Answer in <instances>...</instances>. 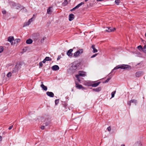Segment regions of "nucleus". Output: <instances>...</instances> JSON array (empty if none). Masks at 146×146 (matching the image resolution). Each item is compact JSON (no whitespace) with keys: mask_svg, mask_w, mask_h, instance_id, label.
Returning a JSON list of instances; mask_svg holds the SVG:
<instances>
[{"mask_svg":"<svg viewBox=\"0 0 146 146\" xmlns=\"http://www.w3.org/2000/svg\"><path fill=\"white\" fill-rule=\"evenodd\" d=\"M131 67L128 65L125 64H121L117 65L113 69V70L119 68L123 69H130Z\"/></svg>","mask_w":146,"mask_h":146,"instance_id":"f257e3e1","label":"nucleus"},{"mask_svg":"<svg viewBox=\"0 0 146 146\" xmlns=\"http://www.w3.org/2000/svg\"><path fill=\"white\" fill-rule=\"evenodd\" d=\"M83 52V50L82 49H79L78 51L74 54V56L75 57H77L80 56Z\"/></svg>","mask_w":146,"mask_h":146,"instance_id":"f03ea898","label":"nucleus"},{"mask_svg":"<svg viewBox=\"0 0 146 146\" xmlns=\"http://www.w3.org/2000/svg\"><path fill=\"white\" fill-rule=\"evenodd\" d=\"M33 17L29 19L27 22H25L23 25V27H26L29 25L33 21Z\"/></svg>","mask_w":146,"mask_h":146,"instance_id":"7ed1b4c3","label":"nucleus"},{"mask_svg":"<svg viewBox=\"0 0 146 146\" xmlns=\"http://www.w3.org/2000/svg\"><path fill=\"white\" fill-rule=\"evenodd\" d=\"M77 69V64L75 63H73L72 64V65L71 66L70 69L74 71Z\"/></svg>","mask_w":146,"mask_h":146,"instance_id":"20e7f679","label":"nucleus"},{"mask_svg":"<svg viewBox=\"0 0 146 146\" xmlns=\"http://www.w3.org/2000/svg\"><path fill=\"white\" fill-rule=\"evenodd\" d=\"M143 74L142 71H139L136 72L135 74V76L137 77H139Z\"/></svg>","mask_w":146,"mask_h":146,"instance_id":"39448f33","label":"nucleus"},{"mask_svg":"<svg viewBox=\"0 0 146 146\" xmlns=\"http://www.w3.org/2000/svg\"><path fill=\"white\" fill-rule=\"evenodd\" d=\"M14 40V38L13 37L10 36L8 37V41L11 43V45H13L14 44L12 41H13Z\"/></svg>","mask_w":146,"mask_h":146,"instance_id":"423d86ee","label":"nucleus"},{"mask_svg":"<svg viewBox=\"0 0 146 146\" xmlns=\"http://www.w3.org/2000/svg\"><path fill=\"white\" fill-rule=\"evenodd\" d=\"M84 3L83 2H82L80 3V4H78V5H77L73 9H72L71 10V11H73L74 10L76 9H77L79 7L81 6L82 5L84 4Z\"/></svg>","mask_w":146,"mask_h":146,"instance_id":"0eeeda50","label":"nucleus"},{"mask_svg":"<svg viewBox=\"0 0 146 146\" xmlns=\"http://www.w3.org/2000/svg\"><path fill=\"white\" fill-rule=\"evenodd\" d=\"M2 13L3 14V18L4 19H5L6 18L7 11L3 9L2 11Z\"/></svg>","mask_w":146,"mask_h":146,"instance_id":"6e6552de","label":"nucleus"},{"mask_svg":"<svg viewBox=\"0 0 146 146\" xmlns=\"http://www.w3.org/2000/svg\"><path fill=\"white\" fill-rule=\"evenodd\" d=\"M73 50L71 49L69 50L67 52V54L69 56H71L72 55V52L73 51Z\"/></svg>","mask_w":146,"mask_h":146,"instance_id":"1a4fd4ad","label":"nucleus"},{"mask_svg":"<svg viewBox=\"0 0 146 146\" xmlns=\"http://www.w3.org/2000/svg\"><path fill=\"white\" fill-rule=\"evenodd\" d=\"M46 94L49 97H53L54 96V94L52 92H47Z\"/></svg>","mask_w":146,"mask_h":146,"instance_id":"9d476101","label":"nucleus"},{"mask_svg":"<svg viewBox=\"0 0 146 146\" xmlns=\"http://www.w3.org/2000/svg\"><path fill=\"white\" fill-rule=\"evenodd\" d=\"M52 69L53 70H58L59 69V66L58 65H55L52 67Z\"/></svg>","mask_w":146,"mask_h":146,"instance_id":"9b49d317","label":"nucleus"},{"mask_svg":"<svg viewBox=\"0 0 146 146\" xmlns=\"http://www.w3.org/2000/svg\"><path fill=\"white\" fill-rule=\"evenodd\" d=\"M74 15L72 14H70L69 15V21H71L73 20L74 18Z\"/></svg>","mask_w":146,"mask_h":146,"instance_id":"f8f14e48","label":"nucleus"},{"mask_svg":"<svg viewBox=\"0 0 146 146\" xmlns=\"http://www.w3.org/2000/svg\"><path fill=\"white\" fill-rule=\"evenodd\" d=\"M41 83H42V84H41L40 85L41 87L45 91H46L47 89V87L46 86H45L43 84V82H41Z\"/></svg>","mask_w":146,"mask_h":146,"instance_id":"ddd939ff","label":"nucleus"},{"mask_svg":"<svg viewBox=\"0 0 146 146\" xmlns=\"http://www.w3.org/2000/svg\"><path fill=\"white\" fill-rule=\"evenodd\" d=\"M102 88L101 87H99L96 88H94L93 89V90L96 92H99L101 90Z\"/></svg>","mask_w":146,"mask_h":146,"instance_id":"4468645a","label":"nucleus"},{"mask_svg":"<svg viewBox=\"0 0 146 146\" xmlns=\"http://www.w3.org/2000/svg\"><path fill=\"white\" fill-rule=\"evenodd\" d=\"M100 83V82H99L97 83L91 84V86L93 87H96L98 86Z\"/></svg>","mask_w":146,"mask_h":146,"instance_id":"2eb2a0df","label":"nucleus"},{"mask_svg":"<svg viewBox=\"0 0 146 146\" xmlns=\"http://www.w3.org/2000/svg\"><path fill=\"white\" fill-rule=\"evenodd\" d=\"M91 48L93 49V53L96 52H98L97 50L95 48V45H92V46Z\"/></svg>","mask_w":146,"mask_h":146,"instance_id":"dca6fc26","label":"nucleus"},{"mask_svg":"<svg viewBox=\"0 0 146 146\" xmlns=\"http://www.w3.org/2000/svg\"><path fill=\"white\" fill-rule=\"evenodd\" d=\"M78 74L80 76H84L86 75L85 73L82 71H79Z\"/></svg>","mask_w":146,"mask_h":146,"instance_id":"f3484780","label":"nucleus"},{"mask_svg":"<svg viewBox=\"0 0 146 146\" xmlns=\"http://www.w3.org/2000/svg\"><path fill=\"white\" fill-rule=\"evenodd\" d=\"M142 143L140 141H137L135 144V146H142Z\"/></svg>","mask_w":146,"mask_h":146,"instance_id":"a211bd4d","label":"nucleus"},{"mask_svg":"<svg viewBox=\"0 0 146 146\" xmlns=\"http://www.w3.org/2000/svg\"><path fill=\"white\" fill-rule=\"evenodd\" d=\"M33 42L32 40L30 39H29L26 40V43L28 44H31Z\"/></svg>","mask_w":146,"mask_h":146,"instance_id":"6ab92c4d","label":"nucleus"},{"mask_svg":"<svg viewBox=\"0 0 146 146\" xmlns=\"http://www.w3.org/2000/svg\"><path fill=\"white\" fill-rule=\"evenodd\" d=\"M137 48L140 51H143V48L141 46L139 45L137 46Z\"/></svg>","mask_w":146,"mask_h":146,"instance_id":"aec40b11","label":"nucleus"},{"mask_svg":"<svg viewBox=\"0 0 146 146\" xmlns=\"http://www.w3.org/2000/svg\"><path fill=\"white\" fill-rule=\"evenodd\" d=\"M52 7H49L47 9V13L48 14H51L52 11H51V8Z\"/></svg>","mask_w":146,"mask_h":146,"instance_id":"412c9836","label":"nucleus"},{"mask_svg":"<svg viewBox=\"0 0 146 146\" xmlns=\"http://www.w3.org/2000/svg\"><path fill=\"white\" fill-rule=\"evenodd\" d=\"M76 87L78 89H81L82 88V86L81 85H78L76 83Z\"/></svg>","mask_w":146,"mask_h":146,"instance_id":"4be33fe9","label":"nucleus"},{"mask_svg":"<svg viewBox=\"0 0 146 146\" xmlns=\"http://www.w3.org/2000/svg\"><path fill=\"white\" fill-rule=\"evenodd\" d=\"M116 93V91H114L111 94V97L110 99H111V98H113L114 97L115 94Z\"/></svg>","mask_w":146,"mask_h":146,"instance_id":"5701e85b","label":"nucleus"},{"mask_svg":"<svg viewBox=\"0 0 146 146\" xmlns=\"http://www.w3.org/2000/svg\"><path fill=\"white\" fill-rule=\"evenodd\" d=\"M68 3V1L67 0H65L64 1V2L62 3V5L63 6L66 5Z\"/></svg>","mask_w":146,"mask_h":146,"instance_id":"b1692460","label":"nucleus"},{"mask_svg":"<svg viewBox=\"0 0 146 146\" xmlns=\"http://www.w3.org/2000/svg\"><path fill=\"white\" fill-rule=\"evenodd\" d=\"M20 41V39H16L14 40V44H17V43Z\"/></svg>","mask_w":146,"mask_h":146,"instance_id":"393cba45","label":"nucleus"},{"mask_svg":"<svg viewBox=\"0 0 146 146\" xmlns=\"http://www.w3.org/2000/svg\"><path fill=\"white\" fill-rule=\"evenodd\" d=\"M131 103H134L135 104H136L137 103V101L136 100H131Z\"/></svg>","mask_w":146,"mask_h":146,"instance_id":"a878e982","label":"nucleus"},{"mask_svg":"<svg viewBox=\"0 0 146 146\" xmlns=\"http://www.w3.org/2000/svg\"><path fill=\"white\" fill-rule=\"evenodd\" d=\"M45 59L46 61H50L51 60V59L49 57H46Z\"/></svg>","mask_w":146,"mask_h":146,"instance_id":"bb28decb","label":"nucleus"},{"mask_svg":"<svg viewBox=\"0 0 146 146\" xmlns=\"http://www.w3.org/2000/svg\"><path fill=\"white\" fill-rule=\"evenodd\" d=\"M143 52L146 54V44L143 47Z\"/></svg>","mask_w":146,"mask_h":146,"instance_id":"cd10ccee","label":"nucleus"},{"mask_svg":"<svg viewBox=\"0 0 146 146\" xmlns=\"http://www.w3.org/2000/svg\"><path fill=\"white\" fill-rule=\"evenodd\" d=\"M120 2V0H115V2L117 5H118Z\"/></svg>","mask_w":146,"mask_h":146,"instance_id":"c85d7f7f","label":"nucleus"},{"mask_svg":"<svg viewBox=\"0 0 146 146\" xmlns=\"http://www.w3.org/2000/svg\"><path fill=\"white\" fill-rule=\"evenodd\" d=\"M12 74L11 72H9L7 75V76L8 77H10L11 76Z\"/></svg>","mask_w":146,"mask_h":146,"instance_id":"c756f323","label":"nucleus"},{"mask_svg":"<svg viewBox=\"0 0 146 146\" xmlns=\"http://www.w3.org/2000/svg\"><path fill=\"white\" fill-rule=\"evenodd\" d=\"M3 50V48L2 46H0V53H1Z\"/></svg>","mask_w":146,"mask_h":146,"instance_id":"7c9ffc66","label":"nucleus"},{"mask_svg":"<svg viewBox=\"0 0 146 146\" xmlns=\"http://www.w3.org/2000/svg\"><path fill=\"white\" fill-rule=\"evenodd\" d=\"M46 38V37H44L42 39H41V40H40V42H41V43H42L44 41V40Z\"/></svg>","mask_w":146,"mask_h":146,"instance_id":"2f4dec72","label":"nucleus"},{"mask_svg":"<svg viewBox=\"0 0 146 146\" xmlns=\"http://www.w3.org/2000/svg\"><path fill=\"white\" fill-rule=\"evenodd\" d=\"M55 104L56 105H57L58 104L59 102V100L58 99H56L55 100Z\"/></svg>","mask_w":146,"mask_h":146,"instance_id":"473e14b6","label":"nucleus"},{"mask_svg":"<svg viewBox=\"0 0 146 146\" xmlns=\"http://www.w3.org/2000/svg\"><path fill=\"white\" fill-rule=\"evenodd\" d=\"M79 76H79V75L78 74H77V75H75V76L77 78V80L79 81Z\"/></svg>","mask_w":146,"mask_h":146,"instance_id":"72a5a7b5","label":"nucleus"},{"mask_svg":"<svg viewBox=\"0 0 146 146\" xmlns=\"http://www.w3.org/2000/svg\"><path fill=\"white\" fill-rule=\"evenodd\" d=\"M115 30V28H113L112 29H110V32H113Z\"/></svg>","mask_w":146,"mask_h":146,"instance_id":"f704fd0d","label":"nucleus"},{"mask_svg":"<svg viewBox=\"0 0 146 146\" xmlns=\"http://www.w3.org/2000/svg\"><path fill=\"white\" fill-rule=\"evenodd\" d=\"M97 54H96L94 55H93L92 56H91V58H94V57H96L97 56Z\"/></svg>","mask_w":146,"mask_h":146,"instance_id":"c9c22d12","label":"nucleus"},{"mask_svg":"<svg viewBox=\"0 0 146 146\" xmlns=\"http://www.w3.org/2000/svg\"><path fill=\"white\" fill-rule=\"evenodd\" d=\"M39 66L40 67H42V66L43 64L42 62H40L39 63Z\"/></svg>","mask_w":146,"mask_h":146,"instance_id":"e433bc0d","label":"nucleus"},{"mask_svg":"<svg viewBox=\"0 0 146 146\" xmlns=\"http://www.w3.org/2000/svg\"><path fill=\"white\" fill-rule=\"evenodd\" d=\"M46 126L45 125H43V126H41L40 128L41 129H44V128H45V126Z\"/></svg>","mask_w":146,"mask_h":146,"instance_id":"4c0bfd02","label":"nucleus"},{"mask_svg":"<svg viewBox=\"0 0 146 146\" xmlns=\"http://www.w3.org/2000/svg\"><path fill=\"white\" fill-rule=\"evenodd\" d=\"M131 100L130 101H129V102H128V105L129 106H130L131 105Z\"/></svg>","mask_w":146,"mask_h":146,"instance_id":"58836bf2","label":"nucleus"},{"mask_svg":"<svg viewBox=\"0 0 146 146\" xmlns=\"http://www.w3.org/2000/svg\"><path fill=\"white\" fill-rule=\"evenodd\" d=\"M110 80V79L109 78L107 79L106 81H105V83H106V82H108V81H109Z\"/></svg>","mask_w":146,"mask_h":146,"instance_id":"ea45409f","label":"nucleus"},{"mask_svg":"<svg viewBox=\"0 0 146 146\" xmlns=\"http://www.w3.org/2000/svg\"><path fill=\"white\" fill-rule=\"evenodd\" d=\"M13 127V125H12V126H10V127H9V130H10V129H11Z\"/></svg>","mask_w":146,"mask_h":146,"instance_id":"a19ab883","label":"nucleus"},{"mask_svg":"<svg viewBox=\"0 0 146 146\" xmlns=\"http://www.w3.org/2000/svg\"><path fill=\"white\" fill-rule=\"evenodd\" d=\"M46 60H45V59H44L43 61H42V63H45L46 62Z\"/></svg>","mask_w":146,"mask_h":146,"instance_id":"79ce46f5","label":"nucleus"},{"mask_svg":"<svg viewBox=\"0 0 146 146\" xmlns=\"http://www.w3.org/2000/svg\"><path fill=\"white\" fill-rule=\"evenodd\" d=\"M49 124V123H48V122H46V123H45V125L46 126H47Z\"/></svg>","mask_w":146,"mask_h":146,"instance_id":"37998d69","label":"nucleus"},{"mask_svg":"<svg viewBox=\"0 0 146 146\" xmlns=\"http://www.w3.org/2000/svg\"><path fill=\"white\" fill-rule=\"evenodd\" d=\"M2 137L1 136H0V141H2Z\"/></svg>","mask_w":146,"mask_h":146,"instance_id":"c03bdc74","label":"nucleus"},{"mask_svg":"<svg viewBox=\"0 0 146 146\" xmlns=\"http://www.w3.org/2000/svg\"><path fill=\"white\" fill-rule=\"evenodd\" d=\"M60 57L58 56L57 58V60H59L60 59Z\"/></svg>","mask_w":146,"mask_h":146,"instance_id":"a18cd8bd","label":"nucleus"},{"mask_svg":"<svg viewBox=\"0 0 146 146\" xmlns=\"http://www.w3.org/2000/svg\"><path fill=\"white\" fill-rule=\"evenodd\" d=\"M107 129L108 130V131H110V127H108L107 128Z\"/></svg>","mask_w":146,"mask_h":146,"instance_id":"49530a36","label":"nucleus"},{"mask_svg":"<svg viewBox=\"0 0 146 146\" xmlns=\"http://www.w3.org/2000/svg\"><path fill=\"white\" fill-rule=\"evenodd\" d=\"M121 146H125V145L124 144H123L121 145Z\"/></svg>","mask_w":146,"mask_h":146,"instance_id":"de8ad7c7","label":"nucleus"},{"mask_svg":"<svg viewBox=\"0 0 146 146\" xmlns=\"http://www.w3.org/2000/svg\"><path fill=\"white\" fill-rule=\"evenodd\" d=\"M106 32H109V31H108V30H106Z\"/></svg>","mask_w":146,"mask_h":146,"instance_id":"09e8293b","label":"nucleus"},{"mask_svg":"<svg viewBox=\"0 0 146 146\" xmlns=\"http://www.w3.org/2000/svg\"><path fill=\"white\" fill-rule=\"evenodd\" d=\"M88 0H85V2H86V1H88Z\"/></svg>","mask_w":146,"mask_h":146,"instance_id":"8fccbe9b","label":"nucleus"},{"mask_svg":"<svg viewBox=\"0 0 146 146\" xmlns=\"http://www.w3.org/2000/svg\"><path fill=\"white\" fill-rule=\"evenodd\" d=\"M113 71V70H112V71H111V72H110V74L111 73H112V72Z\"/></svg>","mask_w":146,"mask_h":146,"instance_id":"3c124183","label":"nucleus"},{"mask_svg":"<svg viewBox=\"0 0 146 146\" xmlns=\"http://www.w3.org/2000/svg\"><path fill=\"white\" fill-rule=\"evenodd\" d=\"M145 36L146 37V33H145Z\"/></svg>","mask_w":146,"mask_h":146,"instance_id":"603ef678","label":"nucleus"},{"mask_svg":"<svg viewBox=\"0 0 146 146\" xmlns=\"http://www.w3.org/2000/svg\"><path fill=\"white\" fill-rule=\"evenodd\" d=\"M142 41H144L143 40H142Z\"/></svg>","mask_w":146,"mask_h":146,"instance_id":"864d4df0","label":"nucleus"},{"mask_svg":"<svg viewBox=\"0 0 146 146\" xmlns=\"http://www.w3.org/2000/svg\"><path fill=\"white\" fill-rule=\"evenodd\" d=\"M33 16H35V15H33Z\"/></svg>","mask_w":146,"mask_h":146,"instance_id":"5fc2aeb1","label":"nucleus"}]
</instances>
